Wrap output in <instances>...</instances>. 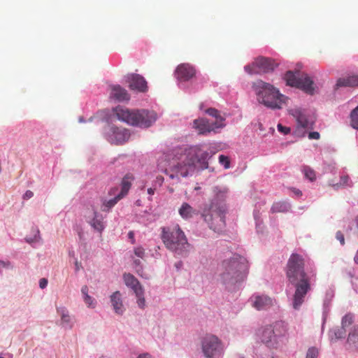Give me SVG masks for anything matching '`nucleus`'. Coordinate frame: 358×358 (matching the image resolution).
Masks as SVG:
<instances>
[{"label": "nucleus", "instance_id": "nucleus-1", "mask_svg": "<svg viewBox=\"0 0 358 358\" xmlns=\"http://www.w3.org/2000/svg\"><path fill=\"white\" fill-rule=\"evenodd\" d=\"M208 152L202 151L199 147H192L180 154L179 157L173 158L164 169L162 168L160 164L159 166L170 179L179 181L180 177H187L194 171L196 163L199 164L201 169H208Z\"/></svg>", "mask_w": 358, "mask_h": 358}, {"label": "nucleus", "instance_id": "nucleus-2", "mask_svg": "<svg viewBox=\"0 0 358 358\" xmlns=\"http://www.w3.org/2000/svg\"><path fill=\"white\" fill-rule=\"evenodd\" d=\"M304 259L299 254H292L286 266V276L289 282L294 285L292 306L299 310L307 293L310 290V277L305 272Z\"/></svg>", "mask_w": 358, "mask_h": 358}, {"label": "nucleus", "instance_id": "nucleus-3", "mask_svg": "<svg viewBox=\"0 0 358 358\" xmlns=\"http://www.w3.org/2000/svg\"><path fill=\"white\" fill-rule=\"evenodd\" d=\"M215 195L209 204L203 208L201 216L209 227L215 231H220L225 226V217L227 212L226 199L227 189L215 187L213 190Z\"/></svg>", "mask_w": 358, "mask_h": 358}, {"label": "nucleus", "instance_id": "nucleus-4", "mask_svg": "<svg viewBox=\"0 0 358 358\" xmlns=\"http://www.w3.org/2000/svg\"><path fill=\"white\" fill-rule=\"evenodd\" d=\"M220 280L227 287L243 281L249 272L248 260L237 254L223 260L219 268Z\"/></svg>", "mask_w": 358, "mask_h": 358}, {"label": "nucleus", "instance_id": "nucleus-5", "mask_svg": "<svg viewBox=\"0 0 358 358\" xmlns=\"http://www.w3.org/2000/svg\"><path fill=\"white\" fill-rule=\"evenodd\" d=\"M161 238L166 248L178 255L187 256L192 248L178 224L162 227Z\"/></svg>", "mask_w": 358, "mask_h": 358}, {"label": "nucleus", "instance_id": "nucleus-6", "mask_svg": "<svg viewBox=\"0 0 358 358\" xmlns=\"http://www.w3.org/2000/svg\"><path fill=\"white\" fill-rule=\"evenodd\" d=\"M113 111L118 120L132 126L147 128L157 120V115L154 111L144 109L131 110L122 106H117Z\"/></svg>", "mask_w": 358, "mask_h": 358}, {"label": "nucleus", "instance_id": "nucleus-7", "mask_svg": "<svg viewBox=\"0 0 358 358\" xmlns=\"http://www.w3.org/2000/svg\"><path fill=\"white\" fill-rule=\"evenodd\" d=\"M252 87L257 95V101L267 108H280L285 102L286 97L269 83L259 80L253 83Z\"/></svg>", "mask_w": 358, "mask_h": 358}, {"label": "nucleus", "instance_id": "nucleus-8", "mask_svg": "<svg viewBox=\"0 0 358 358\" xmlns=\"http://www.w3.org/2000/svg\"><path fill=\"white\" fill-rule=\"evenodd\" d=\"M285 80L287 85L300 89L308 94L313 95L315 93L314 82L307 74L287 71Z\"/></svg>", "mask_w": 358, "mask_h": 358}, {"label": "nucleus", "instance_id": "nucleus-9", "mask_svg": "<svg viewBox=\"0 0 358 358\" xmlns=\"http://www.w3.org/2000/svg\"><path fill=\"white\" fill-rule=\"evenodd\" d=\"M201 345L206 358H220L224 354L223 343L213 334L205 335L201 341Z\"/></svg>", "mask_w": 358, "mask_h": 358}, {"label": "nucleus", "instance_id": "nucleus-10", "mask_svg": "<svg viewBox=\"0 0 358 358\" xmlns=\"http://www.w3.org/2000/svg\"><path fill=\"white\" fill-rule=\"evenodd\" d=\"M275 67L274 62L267 57H259L251 64L244 67L245 71L249 74L268 73L273 71Z\"/></svg>", "mask_w": 358, "mask_h": 358}, {"label": "nucleus", "instance_id": "nucleus-11", "mask_svg": "<svg viewBox=\"0 0 358 358\" xmlns=\"http://www.w3.org/2000/svg\"><path fill=\"white\" fill-rule=\"evenodd\" d=\"M289 113L293 116L296 122V134L298 136H304L306 130L312 128V124L308 120L304 111L299 108L289 110Z\"/></svg>", "mask_w": 358, "mask_h": 358}, {"label": "nucleus", "instance_id": "nucleus-12", "mask_svg": "<svg viewBox=\"0 0 358 358\" xmlns=\"http://www.w3.org/2000/svg\"><path fill=\"white\" fill-rule=\"evenodd\" d=\"M225 124H222V120L219 119L217 122H210L206 118H201L194 121V127L199 131V134L206 135L211 131H215L216 129L223 128Z\"/></svg>", "mask_w": 358, "mask_h": 358}, {"label": "nucleus", "instance_id": "nucleus-13", "mask_svg": "<svg viewBox=\"0 0 358 358\" xmlns=\"http://www.w3.org/2000/svg\"><path fill=\"white\" fill-rule=\"evenodd\" d=\"M127 82L129 83V87L131 90H137L141 92H145L148 90L147 82L144 78L136 73H130L126 76Z\"/></svg>", "mask_w": 358, "mask_h": 358}, {"label": "nucleus", "instance_id": "nucleus-14", "mask_svg": "<svg viewBox=\"0 0 358 358\" xmlns=\"http://www.w3.org/2000/svg\"><path fill=\"white\" fill-rule=\"evenodd\" d=\"M261 340L268 348H277L279 346V341L276 338L271 325L263 329L261 334Z\"/></svg>", "mask_w": 358, "mask_h": 358}, {"label": "nucleus", "instance_id": "nucleus-15", "mask_svg": "<svg viewBox=\"0 0 358 358\" xmlns=\"http://www.w3.org/2000/svg\"><path fill=\"white\" fill-rule=\"evenodd\" d=\"M196 74L195 69L189 64L179 65L176 71V76L180 81H187Z\"/></svg>", "mask_w": 358, "mask_h": 358}, {"label": "nucleus", "instance_id": "nucleus-16", "mask_svg": "<svg viewBox=\"0 0 358 358\" xmlns=\"http://www.w3.org/2000/svg\"><path fill=\"white\" fill-rule=\"evenodd\" d=\"M252 306L257 310H265L273 304V299L266 295H257L251 298Z\"/></svg>", "mask_w": 358, "mask_h": 358}, {"label": "nucleus", "instance_id": "nucleus-17", "mask_svg": "<svg viewBox=\"0 0 358 358\" xmlns=\"http://www.w3.org/2000/svg\"><path fill=\"white\" fill-rule=\"evenodd\" d=\"M130 136L129 130L124 128H113V134L110 136L112 143L117 145L127 142Z\"/></svg>", "mask_w": 358, "mask_h": 358}, {"label": "nucleus", "instance_id": "nucleus-18", "mask_svg": "<svg viewBox=\"0 0 358 358\" xmlns=\"http://www.w3.org/2000/svg\"><path fill=\"white\" fill-rule=\"evenodd\" d=\"M110 89V98L118 101H127L129 99L130 96L127 91L120 85H113Z\"/></svg>", "mask_w": 358, "mask_h": 358}, {"label": "nucleus", "instance_id": "nucleus-19", "mask_svg": "<svg viewBox=\"0 0 358 358\" xmlns=\"http://www.w3.org/2000/svg\"><path fill=\"white\" fill-rule=\"evenodd\" d=\"M124 283L127 287H131L134 292L135 294L140 295L141 294V289H143L139 281L131 273H124L123 275Z\"/></svg>", "mask_w": 358, "mask_h": 358}, {"label": "nucleus", "instance_id": "nucleus-20", "mask_svg": "<svg viewBox=\"0 0 358 358\" xmlns=\"http://www.w3.org/2000/svg\"><path fill=\"white\" fill-rule=\"evenodd\" d=\"M342 87H358V76L352 75L345 78H340L337 80L335 89Z\"/></svg>", "mask_w": 358, "mask_h": 358}, {"label": "nucleus", "instance_id": "nucleus-21", "mask_svg": "<svg viewBox=\"0 0 358 358\" xmlns=\"http://www.w3.org/2000/svg\"><path fill=\"white\" fill-rule=\"evenodd\" d=\"M134 254L135 257H138V259H135L134 257H131L134 259V264L135 266V268L136 270V272L138 273V275H142L141 273V271L142 270L141 267V259H144L145 257V250L142 246H136L134 248Z\"/></svg>", "mask_w": 358, "mask_h": 358}, {"label": "nucleus", "instance_id": "nucleus-22", "mask_svg": "<svg viewBox=\"0 0 358 358\" xmlns=\"http://www.w3.org/2000/svg\"><path fill=\"white\" fill-rule=\"evenodd\" d=\"M347 348L350 351L358 350V327H353L351 331L349 333L347 341Z\"/></svg>", "mask_w": 358, "mask_h": 358}, {"label": "nucleus", "instance_id": "nucleus-23", "mask_svg": "<svg viewBox=\"0 0 358 358\" xmlns=\"http://www.w3.org/2000/svg\"><path fill=\"white\" fill-rule=\"evenodd\" d=\"M272 326L273 333L279 342L282 337H285L287 334L288 326L285 322L278 321L275 322Z\"/></svg>", "mask_w": 358, "mask_h": 358}, {"label": "nucleus", "instance_id": "nucleus-24", "mask_svg": "<svg viewBox=\"0 0 358 358\" xmlns=\"http://www.w3.org/2000/svg\"><path fill=\"white\" fill-rule=\"evenodd\" d=\"M110 301L115 312L117 314L122 315L124 312V307L120 292H115L110 296Z\"/></svg>", "mask_w": 358, "mask_h": 358}, {"label": "nucleus", "instance_id": "nucleus-25", "mask_svg": "<svg viewBox=\"0 0 358 358\" xmlns=\"http://www.w3.org/2000/svg\"><path fill=\"white\" fill-rule=\"evenodd\" d=\"M132 180H134V176L130 173L127 174L122 178L121 182V191L117 194L120 196L124 198L128 194L131 186Z\"/></svg>", "mask_w": 358, "mask_h": 358}, {"label": "nucleus", "instance_id": "nucleus-26", "mask_svg": "<svg viewBox=\"0 0 358 358\" xmlns=\"http://www.w3.org/2000/svg\"><path fill=\"white\" fill-rule=\"evenodd\" d=\"M180 215L185 220H188L196 214V210L188 203H183L178 210Z\"/></svg>", "mask_w": 358, "mask_h": 358}, {"label": "nucleus", "instance_id": "nucleus-27", "mask_svg": "<svg viewBox=\"0 0 358 358\" xmlns=\"http://www.w3.org/2000/svg\"><path fill=\"white\" fill-rule=\"evenodd\" d=\"M345 334V329H344L343 327H336L329 331V336L331 341H336L343 338Z\"/></svg>", "mask_w": 358, "mask_h": 358}, {"label": "nucleus", "instance_id": "nucleus-28", "mask_svg": "<svg viewBox=\"0 0 358 358\" xmlns=\"http://www.w3.org/2000/svg\"><path fill=\"white\" fill-rule=\"evenodd\" d=\"M89 288L87 285H83L81 288V292L83 296V300L87 306L90 308H94L96 301L88 294Z\"/></svg>", "mask_w": 358, "mask_h": 358}, {"label": "nucleus", "instance_id": "nucleus-29", "mask_svg": "<svg viewBox=\"0 0 358 358\" xmlns=\"http://www.w3.org/2000/svg\"><path fill=\"white\" fill-rule=\"evenodd\" d=\"M122 198L117 194L114 198L109 200H104L102 203L101 210L103 212H108Z\"/></svg>", "mask_w": 358, "mask_h": 358}, {"label": "nucleus", "instance_id": "nucleus-30", "mask_svg": "<svg viewBox=\"0 0 358 358\" xmlns=\"http://www.w3.org/2000/svg\"><path fill=\"white\" fill-rule=\"evenodd\" d=\"M94 217L90 221V225L97 231L101 232L104 229V225L101 219L97 218V212L96 210L94 211Z\"/></svg>", "mask_w": 358, "mask_h": 358}, {"label": "nucleus", "instance_id": "nucleus-31", "mask_svg": "<svg viewBox=\"0 0 358 358\" xmlns=\"http://www.w3.org/2000/svg\"><path fill=\"white\" fill-rule=\"evenodd\" d=\"M57 312L61 315L62 324L66 325H70L71 317L69 315V312L64 308H58Z\"/></svg>", "mask_w": 358, "mask_h": 358}, {"label": "nucleus", "instance_id": "nucleus-32", "mask_svg": "<svg viewBox=\"0 0 358 358\" xmlns=\"http://www.w3.org/2000/svg\"><path fill=\"white\" fill-rule=\"evenodd\" d=\"M350 125L358 130V106L350 113Z\"/></svg>", "mask_w": 358, "mask_h": 358}, {"label": "nucleus", "instance_id": "nucleus-33", "mask_svg": "<svg viewBox=\"0 0 358 358\" xmlns=\"http://www.w3.org/2000/svg\"><path fill=\"white\" fill-rule=\"evenodd\" d=\"M301 170L304 173L305 177L310 181H314L316 179L315 172L310 166H303Z\"/></svg>", "mask_w": 358, "mask_h": 358}, {"label": "nucleus", "instance_id": "nucleus-34", "mask_svg": "<svg viewBox=\"0 0 358 358\" xmlns=\"http://www.w3.org/2000/svg\"><path fill=\"white\" fill-rule=\"evenodd\" d=\"M289 208V206L287 203H275L271 208V210L273 213L276 212H285L287 211Z\"/></svg>", "mask_w": 358, "mask_h": 358}, {"label": "nucleus", "instance_id": "nucleus-35", "mask_svg": "<svg viewBox=\"0 0 358 358\" xmlns=\"http://www.w3.org/2000/svg\"><path fill=\"white\" fill-rule=\"evenodd\" d=\"M206 113H208L209 115L215 118V122H217L219 120V119H222V124H224V118L222 117L220 115V113L217 110L215 109V108H208L206 110Z\"/></svg>", "mask_w": 358, "mask_h": 358}, {"label": "nucleus", "instance_id": "nucleus-36", "mask_svg": "<svg viewBox=\"0 0 358 358\" xmlns=\"http://www.w3.org/2000/svg\"><path fill=\"white\" fill-rule=\"evenodd\" d=\"M354 316L352 314H347L345 315L341 322V327H343L344 329L346 327H348L353 323Z\"/></svg>", "mask_w": 358, "mask_h": 358}, {"label": "nucleus", "instance_id": "nucleus-37", "mask_svg": "<svg viewBox=\"0 0 358 358\" xmlns=\"http://www.w3.org/2000/svg\"><path fill=\"white\" fill-rule=\"evenodd\" d=\"M34 235L33 237H26V241L27 243H31L34 242H38L40 239V231L38 229H34Z\"/></svg>", "mask_w": 358, "mask_h": 358}, {"label": "nucleus", "instance_id": "nucleus-38", "mask_svg": "<svg viewBox=\"0 0 358 358\" xmlns=\"http://www.w3.org/2000/svg\"><path fill=\"white\" fill-rule=\"evenodd\" d=\"M143 289H141V294L140 295L136 294L137 297V303L141 308H144L145 306V300L143 297Z\"/></svg>", "mask_w": 358, "mask_h": 358}, {"label": "nucleus", "instance_id": "nucleus-39", "mask_svg": "<svg viewBox=\"0 0 358 358\" xmlns=\"http://www.w3.org/2000/svg\"><path fill=\"white\" fill-rule=\"evenodd\" d=\"M319 354V351L315 348H310L308 349L306 358H317Z\"/></svg>", "mask_w": 358, "mask_h": 358}, {"label": "nucleus", "instance_id": "nucleus-40", "mask_svg": "<svg viewBox=\"0 0 358 358\" xmlns=\"http://www.w3.org/2000/svg\"><path fill=\"white\" fill-rule=\"evenodd\" d=\"M219 162L220 164H223L225 169L229 168L230 162L229 158L224 155H220L219 157Z\"/></svg>", "mask_w": 358, "mask_h": 358}, {"label": "nucleus", "instance_id": "nucleus-41", "mask_svg": "<svg viewBox=\"0 0 358 358\" xmlns=\"http://www.w3.org/2000/svg\"><path fill=\"white\" fill-rule=\"evenodd\" d=\"M277 127H278V130L280 132L283 133L285 134H287L290 132V128L284 127L281 124H278Z\"/></svg>", "mask_w": 358, "mask_h": 358}, {"label": "nucleus", "instance_id": "nucleus-42", "mask_svg": "<svg viewBox=\"0 0 358 358\" xmlns=\"http://www.w3.org/2000/svg\"><path fill=\"white\" fill-rule=\"evenodd\" d=\"M336 238L338 240L342 245H345V238L343 234L341 231H338L336 234Z\"/></svg>", "mask_w": 358, "mask_h": 358}, {"label": "nucleus", "instance_id": "nucleus-43", "mask_svg": "<svg viewBox=\"0 0 358 358\" xmlns=\"http://www.w3.org/2000/svg\"><path fill=\"white\" fill-rule=\"evenodd\" d=\"M350 180V178L348 176H343L341 177L340 184L343 185H349L348 181Z\"/></svg>", "mask_w": 358, "mask_h": 358}, {"label": "nucleus", "instance_id": "nucleus-44", "mask_svg": "<svg viewBox=\"0 0 358 358\" xmlns=\"http://www.w3.org/2000/svg\"><path fill=\"white\" fill-rule=\"evenodd\" d=\"M308 138L310 139H319L320 138V134L317 131H312L310 132L308 134Z\"/></svg>", "mask_w": 358, "mask_h": 358}, {"label": "nucleus", "instance_id": "nucleus-45", "mask_svg": "<svg viewBox=\"0 0 358 358\" xmlns=\"http://www.w3.org/2000/svg\"><path fill=\"white\" fill-rule=\"evenodd\" d=\"M48 285V280L46 278H41L39 280V287L41 289H44L47 287Z\"/></svg>", "mask_w": 358, "mask_h": 358}, {"label": "nucleus", "instance_id": "nucleus-46", "mask_svg": "<svg viewBox=\"0 0 358 358\" xmlns=\"http://www.w3.org/2000/svg\"><path fill=\"white\" fill-rule=\"evenodd\" d=\"M33 196H34V193L31 191H30V190H27L24 193L23 197H24V199H29L31 198Z\"/></svg>", "mask_w": 358, "mask_h": 358}, {"label": "nucleus", "instance_id": "nucleus-47", "mask_svg": "<svg viewBox=\"0 0 358 358\" xmlns=\"http://www.w3.org/2000/svg\"><path fill=\"white\" fill-rule=\"evenodd\" d=\"M118 191V188L117 187H112L110 188V189L109 190L108 192V194L110 196H113L115 195V196L117 195L116 193Z\"/></svg>", "mask_w": 358, "mask_h": 358}, {"label": "nucleus", "instance_id": "nucleus-48", "mask_svg": "<svg viewBox=\"0 0 358 358\" xmlns=\"http://www.w3.org/2000/svg\"><path fill=\"white\" fill-rule=\"evenodd\" d=\"M82 268V264L80 262L76 261L75 262V270L76 272L80 271Z\"/></svg>", "mask_w": 358, "mask_h": 358}, {"label": "nucleus", "instance_id": "nucleus-49", "mask_svg": "<svg viewBox=\"0 0 358 358\" xmlns=\"http://www.w3.org/2000/svg\"><path fill=\"white\" fill-rule=\"evenodd\" d=\"M9 262H3L0 260V266L1 267H8L10 266Z\"/></svg>", "mask_w": 358, "mask_h": 358}, {"label": "nucleus", "instance_id": "nucleus-50", "mask_svg": "<svg viewBox=\"0 0 358 358\" xmlns=\"http://www.w3.org/2000/svg\"><path fill=\"white\" fill-rule=\"evenodd\" d=\"M156 182L159 184V185H162L164 182V178L162 176H157L156 178Z\"/></svg>", "mask_w": 358, "mask_h": 358}, {"label": "nucleus", "instance_id": "nucleus-51", "mask_svg": "<svg viewBox=\"0 0 358 358\" xmlns=\"http://www.w3.org/2000/svg\"><path fill=\"white\" fill-rule=\"evenodd\" d=\"M129 238L131 240V243H134V233L132 231L129 232L128 234Z\"/></svg>", "mask_w": 358, "mask_h": 358}, {"label": "nucleus", "instance_id": "nucleus-52", "mask_svg": "<svg viewBox=\"0 0 358 358\" xmlns=\"http://www.w3.org/2000/svg\"><path fill=\"white\" fill-rule=\"evenodd\" d=\"M293 192L297 196H301L302 195V192L299 189H294Z\"/></svg>", "mask_w": 358, "mask_h": 358}, {"label": "nucleus", "instance_id": "nucleus-53", "mask_svg": "<svg viewBox=\"0 0 358 358\" xmlns=\"http://www.w3.org/2000/svg\"><path fill=\"white\" fill-rule=\"evenodd\" d=\"M155 189L154 188H148V193L150 194V195H153L155 194Z\"/></svg>", "mask_w": 358, "mask_h": 358}, {"label": "nucleus", "instance_id": "nucleus-54", "mask_svg": "<svg viewBox=\"0 0 358 358\" xmlns=\"http://www.w3.org/2000/svg\"><path fill=\"white\" fill-rule=\"evenodd\" d=\"M354 261L356 264H358V251L357 252V253L354 257Z\"/></svg>", "mask_w": 358, "mask_h": 358}, {"label": "nucleus", "instance_id": "nucleus-55", "mask_svg": "<svg viewBox=\"0 0 358 358\" xmlns=\"http://www.w3.org/2000/svg\"><path fill=\"white\" fill-rule=\"evenodd\" d=\"M169 192H173V189L170 188V189H169Z\"/></svg>", "mask_w": 358, "mask_h": 358}, {"label": "nucleus", "instance_id": "nucleus-56", "mask_svg": "<svg viewBox=\"0 0 358 358\" xmlns=\"http://www.w3.org/2000/svg\"><path fill=\"white\" fill-rule=\"evenodd\" d=\"M0 358H4V357H0Z\"/></svg>", "mask_w": 358, "mask_h": 358}]
</instances>
